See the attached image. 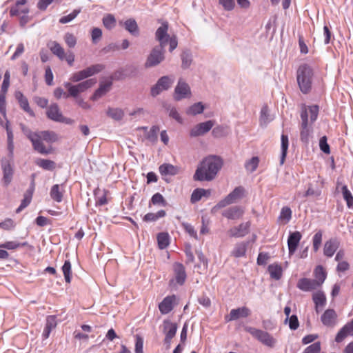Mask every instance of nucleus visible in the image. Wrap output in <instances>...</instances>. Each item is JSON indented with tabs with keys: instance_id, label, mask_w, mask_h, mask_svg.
I'll return each mask as SVG.
<instances>
[{
	"instance_id": "f257e3e1",
	"label": "nucleus",
	"mask_w": 353,
	"mask_h": 353,
	"mask_svg": "<svg viewBox=\"0 0 353 353\" xmlns=\"http://www.w3.org/2000/svg\"><path fill=\"white\" fill-rule=\"evenodd\" d=\"M223 159L216 155H210L204 158L199 164L193 176L194 181H210L213 180L221 169Z\"/></svg>"
},
{
	"instance_id": "f03ea898",
	"label": "nucleus",
	"mask_w": 353,
	"mask_h": 353,
	"mask_svg": "<svg viewBox=\"0 0 353 353\" xmlns=\"http://www.w3.org/2000/svg\"><path fill=\"white\" fill-rule=\"evenodd\" d=\"M319 106L311 105L307 107L302 105L301 112L300 139L305 144L309 143L313 133L312 124L317 119Z\"/></svg>"
},
{
	"instance_id": "7ed1b4c3",
	"label": "nucleus",
	"mask_w": 353,
	"mask_h": 353,
	"mask_svg": "<svg viewBox=\"0 0 353 353\" xmlns=\"http://www.w3.org/2000/svg\"><path fill=\"white\" fill-rule=\"evenodd\" d=\"M313 75V70L308 64L303 63L299 67L296 80L299 89L303 94H307L311 90Z\"/></svg>"
},
{
	"instance_id": "20e7f679",
	"label": "nucleus",
	"mask_w": 353,
	"mask_h": 353,
	"mask_svg": "<svg viewBox=\"0 0 353 353\" xmlns=\"http://www.w3.org/2000/svg\"><path fill=\"white\" fill-rule=\"evenodd\" d=\"M21 128L23 134L31 141L34 150L42 154H48L52 152V148L46 147L43 144L44 141L37 132H33L23 124H21Z\"/></svg>"
},
{
	"instance_id": "39448f33",
	"label": "nucleus",
	"mask_w": 353,
	"mask_h": 353,
	"mask_svg": "<svg viewBox=\"0 0 353 353\" xmlns=\"http://www.w3.org/2000/svg\"><path fill=\"white\" fill-rule=\"evenodd\" d=\"M245 196V189L242 186H238L234 189L223 199L221 200L216 205H214L212 211H216L227 205L236 203L237 201L243 199Z\"/></svg>"
},
{
	"instance_id": "423d86ee",
	"label": "nucleus",
	"mask_w": 353,
	"mask_h": 353,
	"mask_svg": "<svg viewBox=\"0 0 353 353\" xmlns=\"http://www.w3.org/2000/svg\"><path fill=\"white\" fill-rule=\"evenodd\" d=\"M245 330L266 346L272 347L276 343V339L265 331L252 327H246Z\"/></svg>"
},
{
	"instance_id": "0eeeda50",
	"label": "nucleus",
	"mask_w": 353,
	"mask_h": 353,
	"mask_svg": "<svg viewBox=\"0 0 353 353\" xmlns=\"http://www.w3.org/2000/svg\"><path fill=\"white\" fill-rule=\"evenodd\" d=\"M164 59V48L157 46L154 48L148 55L144 66L146 68L159 65Z\"/></svg>"
},
{
	"instance_id": "6e6552de",
	"label": "nucleus",
	"mask_w": 353,
	"mask_h": 353,
	"mask_svg": "<svg viewBox=\"0 0 353 353\" xmlns=\"http://www.w3.org/2000/svg\"><path fill=\"white\" fill-rule=\"evenodd\" d=\"M174 82V78L173 77L163 76L161 77L157 82V83L151 88V95L156 97L159 95L161 92L168 90L173 83Z\"/></svg>"
},
{
	"instance_id": "1a4fd4ad",
	"label": "nucleus",
	"mask_w": 353,
	"mask_h": 353,
	"mask_svg": "<svg viewBox=\"0 0 353 353\" xmlns=\"http://www.w3.org/2000/svg\"><path fill=\"white\" fill-rule=\"evenodd\" d=\"M192 95L189 85L183 79H179L174 89V99L180 101L185 98H190Z\"/></svg>"
},
{
	"instance_id": "9d476101",
	"label": "nucleus",
	"mask_w": 353,
	"mask_h": 353,
	"mask_svg": "<svg viewBox=\"0 0 353 353\" xmlns=\"http://www.w3.org/2000/svg\"><path fill=\"white\" fill-rule=\"evenodd\" d=\"M214 121L209 120L196 125L190 130V137H196L204 135L212 128V127L214 125Z\"/></svg>"
},
{
	"instance_id": "9b49d317",
	"label": "nucleus",
	"mask_w": 353,
	"mask_h": 353,
	"mask_svg": "<svg viewBox=\"0 0 353 353\" xmlns=\"http://www.w3.org/2000/svg\"><path fill=\"white\" fill-rule=\"evenodd\" d=\"M176 330L177 325L175 323H172L169 320L163 321V332L165 335L164 342L167 344L168 348L170 347L171 340L175 336Z\"/></svg>"
},
{
	"instance_id": "f8f14e48",
	"label": "nucleus",
	"mask_w": 353,
	"mask_h": 353,
	"mask_svg": "<svg viewBox=\"0 0 353 353\" xmlns=\"http://www.w3.org/2000/svg\"><path fill=\"white\" fill-rule=\"evenodd\" d=\"M168 23L163 22L155 32V38L159 42L160 47L165 48L168 43V39L170 37L168 34Z\"/></svg>"
},
{
	"instance_id": "ddd939ff",
	"label": "nucleus",
	"mask_w": 353,
	"mask_h": 353,
	"mask_svg": "<svg viewBox=\"0 0 353 353\" xmlns=\"http://www.w3.org/2000/svg\"><path fill=\"white\" fill-rule=\"evenodd\" d=\"M1 166L3 173L2 180L5 185H8L12 180L14 174L13 168L10 161L6 158L1 159Z\"/></svg>"
},
{
	"instance_id": "4468645a",
	"label": "nucleus",
	"mask_w": 353,
	"mask_h": 353,
	"mask_svg": "<svg viewBox=\"0 0 353 353\" xmlns=\"http://www.w3.org/2000/svg\"><path fill=\"white\" fill-rule=\"evenodd\" d=\"M250 222L242 223L236 227H233L228 231V234L230 237H243L248 234L250 231Z\"/></svg>"
},
{
	"instance_id": "2eb2a0df",
	"label": "nucleus",
	"mask_w": 353,
	"mask_h": 353,
	"mask_svg": "<svg viewBox=\"0 0 353 353\" xmlns=\"http://www.w3.org/2000/svg\"><path fill=\"white\" fill-rule=\"evenodd\" d=\"M97 83L96 79H90L74 85L71 88V97H77L79 93L83 92Z\"/></svg>"
},
{
	"instance_id": "dca6fc26",
	"label": "nucleus",
	"mask_w": 353,
	"mask_h": 353,
	"mask_svg": "<svg viewBox=\"0 0 353 353\" xmlns=\"http://www.w3.org/2000/svg\"><path fill=\"white\" fill-rule=\"evenodd\" d=\"M341 242L337 238L327 240L323 247V254L327 257H332L340 247Z\"/></svg>"
},
{
	"instance_id": "f3484780",
	"label": "nucleus",
	"mask_w": 353,
	"mask_h": 353,
	"mask_svg": "<svg viewBox=\"0 0 353 353\" xmlns=\"http://www.w3.org/2000/svg\"><path fill=\"white\" fill-rule=\"evenodd\" d=\"M348 336H353V319L347 322L339 330L336 335L335 341L341 343Z\"/></svg>"
},
{
	"instance_id": "a211bd4d",
	"label": "nucleus",
	"mask_w": 353,
	"mask_h": 353,
	"mask_svg": "<svg viewBox=\"0 0 353 353\" xmlns=\"http://www.w3.org/2000/svg\"><path fill=\"white\" fill-rule=\"evenodd\" d=\"M321 320L324 325L333 327L336 324L337 314L333 309H327L322 314Z\"/></svg>"
},
{
	"instance_id": "6ab92c4d",
	"label": "nucleus",
	"mask_w": 353,
	"mask_h": 353,
	"mask_svg": "<svg viewBox=\"0 0 353 353\" xmlns=\"http://www.w3.org/2000/svg\"><path fill=\"white\" fill-rule=\"evenodd\" d=\"M301 238L302 235L300 232L296 231L290 234L288 239V246L290 255H292L295 252Z\"/></svg>"
},
{
	"instance_id": "aec40b11",
	"label": "nucleus",
	"mask_w": 353,
	"mask_h": 353,
	"mask_svg": "<svg viewBox=\"0 0 353 353\" xmlns=\"http://www.w3.org/2000/svg\"><path fill=\"white\" fill-rule=\"evenodd\" d=\"M296 287L303 292H310L317 289L319 286L314 279L302 278L298 281Z\"/></svg>"
},
{
	"instance_id": "412c9836",
	"label": "nucleus",
	"mask_w": 353,
	"mask_h": 353,
	"mask_svg": "<svg viewBox=\"0 0 353 353\" xmlns=\"http://www.w3.org/2000/svg\"><path fill=\"white\" fill-rule=\"evenodd\" d=\"M244 214V210L240 206H232L225 210L222 212V215L232 220H236L241 218Z\"/></svg>"
},
{
	"instance_id": "4be33fe9",
	"label": "nucleus",
	"mask_w": 353,
	"mask_h": 353,
	"mask_svg": "<svg viewBox=\"0 0 353 353\" xmlns=\"http://www.w3.org/2000/svg\"><path fill=\"white\" fill-rule=\"evenodd\" d=\"M47 116L51 120L59 122H64L65 119L62 115L59 108L57 104L53 103L51 104L48 110H47Z\"/></svg>"
},
{
	"instance_id": "5701e85b",
	"label": "nucleus",
	"mask_w": 353,
	"mask_h": 353,
	"mask_svg": "<svg viewBox=\"0 0 353 353\" xmlns=\"http://www.w3.org/2000/svg\"><path fill=\"white\" fill-rule=\"evenodd\" d=\"M28 0L17 1L14 6H13L10 10V16H21V14H28L29 13V8L24 7Z\"/></svg>"
},
{
	"instance_id": "b1692460",
	"label": "nucleus",
	"mask_w": 353,
	"mask_h": 353,
	"mask_svg": "<svg viewBox=\"0 0 353 353\" xmlns=\"http://www.w3.org/2000/svg\"><path fill=\"white\" fill-rule=\"evenodd\" d=\"M176 296L174 295L168 296L159 303V309L161 314H166L169 313L174 307V303Z\"/></svg>"
},
{
	"instance_id": "393cba45",
	"label": "nucleus",
	"mask_w": 353,
	"mask_h": 353,
	"mask_svg": "<svg viewBox=\"0 0 353 353\" xmlns=\"http://www.w3.org/2000/svg\"><path fill=\"white\" fill-rule=\"evenodd\" d=\"M250 310L247 307H241L236 309H232L228 317V321H234L241 317H248L250 315Z\"/></svg>"
},
{
	"instance_id": "a878e982",
	"label": "nucleus",
	"mask_w": 353,
	"mask_h": 353,
	"mask_svg": "<svg viewBox=\"0 0 353 353\" xmlns=\"http://www.w3.org/2000/svg\"><path fill=\"white\" fill-rule=\"evenodd\" d=\"M111 86V81L101 83L99 85V88L97 90H95L94 93L93 94L90 99L92 101L98 100L103 96L105 95L110 91Z\"/></svg>"
},
{
	"instance_id": "bb28decb",
	"label": "nucleus",
	"mask_w": 353,
	"mask_h": 353,
	"mask_svg": "<svg viewBox=\"0 0 353 353\" xmlns=\"http://www.w3.org/2000/svg\"><path fill=\"white\" fill-rule=\"evenodd\" d=\"M57 316L54 315L48 316L46 318V323L42 336L44 339L49 337L51 331L57 327Z\"/></svg>"
},
{
	"instance_id": "cd10ccee",
	"label": "nucleus",
	"mask_w": 353,
	"mask_h": 353,
	"mask_svg": "<svg viewBox=\"0 0 353 353\" xmlns=\"http://www.w3.org/2000/svg\"><path fill=\"white\" fill-rule=\"evenodd\" d=\"M175 279L178 284L183 285L186 279L185 268L181 263H176L174 265Z\"/></svg>"
},
{
	"instance_id": "c85d7f7f",
	"label": "nucleus",
	"mask_w": 353,
	"mask_h": 353,
	"mask_svg": "<svg viewBox=\"0 0 353 353\" xmlns=\"http://www.w3.org/2000/svg\"><path fill=\"white\" fill-rule=\"evenodd\" d=\"M313 301L315 304V310L319 313L326 303V297L323 292L319 291L313 294Z\"/></svg>"
},
{
	"instance_id": "c756f323",
	"label": "nucleus",
	"mask_w": 353,
	"mask_h": 353,
	"mask_svg": "<svg viewBox=\"0 0 353 353\" xmlns=\"http://www.w3.org/2000/svg\"><path fill=\"white\" fill-rule=\"evenodd\" d=\"M64 189L63 185L55 184L52 186L50 195L52 200L61 203L63 200Z\"/></svg>"
},
{
	"instance_id": "7c9ffc66",
	"label": "nucleus",
	"mask_w": 353,
	"mask_h": 353,
	"mask_svg": "<svg viewBox=\"0 0 353 353\" xmlns=\"http://www.w3.org/2000/svg\"><path fill=\"white\" fill-rule=\"evenodd\" d=\"M159 172L163 176L176 175L179 172V168L170 163H163L159 168Z\"/></svg>"
},
{
	"instance_id": "2f4dec72",
	"label": "nucleus",
	"mask_w": 353,
	"mask_h": 353,
	"mask_svg": "<svg viewBox=\"0 0 353 353\" xmlns=\"http://www.w3.org/2000/svg\"><path fill=\"white\" fill-rule=\"evenodd\" d=\"M270 277L274 280H279L283 275V269L281 266L277 263L270 264L268 268Z\"/></svg>"
},
{
	"instance_id": "473e14b6",
	"label": "nucleus",
	"mask_w": 353,
	"mask_h": 353,
	"mask_svg": "<svg viewBox=\"0 0 353 353\" xmlns=\"http://www.w3.org/2000/svg\"><path fill=\"white\" fill-rule=\"evenodd\" d=\"M106 114L115 121H121L123 118L125 113L121 108L109 107L106 110Z\"/></svg>"
},
{
	"instance_id": "72a5a7b5",
	"label": "nucleus",
	"mask_w": 353,
	"mask_h": 353,
	"mask_svg": "<svg viewBox=\"0 0 353 353\" xmlns=\"http://www.w3.org/2000/svg\"><path fill=\"white\" fill-rule=\"evenodd\" d=\"M37 133L46 143L49 144L54 143L59 139L57 134L53 131L44 130L37 132Z\"/></svg>"
},
{
	"instance_id": "f704fd0d",
	"label": "nucleus",
	"mask_w": 353,
	"mask_h": 353,
	"mask_svg": "<svg viewBox=\"0 0 353 353\" xmlns=\"http://www.w3.org/2000/svg\"><path fill=\"white\" fill-rule=\"evenodd\" d=\"M272 119L270 114L268 107L267 105L263 106L260 112V125L261 126H266Z\"/></svg>"
},
{
	"instance_id": "c9c22d12",
	"label": "nucleus",
	"mask_w": 353,
	"mask_h": 353,
	"mask_svg": "<svg viewBox=\"0 0 353 353\" xmlns=\"http://www.w3.org/2000/svg\"><path fill=\"white\" fill-rule=\"evenodd\" d=\"M103 68V66L100 64L93 65L90 67H88L87 68L81 70L83 77L84 79L88 78L95 74L99 73L101 72Z\"/></svg>"
},
{
	"instance_id": "e433bc0d",
	"label": "nucleus",
	"mask_w": 353,
	"mask_h": 353,
	"mask_svg": "<svg viewBox=\"0 0 353 353\" xmlns=\"http://www.w3.org/2000/svg\"><path fill=\"white\" fill-rule=\"evenodd\" d=\"M281 157H280V165H283L285 162L287 152L288 149V145H289V141H288V137L285 134H282L281 137Z\"/></svg>"
},
{
	"instance_id": "4c0bfd02",
	"label": "nucleus",
	"mask_w": 353,
	"mask_h": 353,
	"mask_svg": "<svg viewBox=\"0 0 353 353\" xmlns=\"http://www.w3.org/2000/svg\"><path fill=\"white\" fill-rule=\"evenodd\" d=\"M48 46L51 52L59 57V59L63 60L65 58L64 49L61 46L59 43L56 41H52L48 44Z\"/></svg>"
},
{
	"instance_id": "58836bf2",
	"label": "nucleus",
	"mask_w": 353,
	"mask_h": 353,
	"mask_svg": "<svg viewBox=\"0 0 353 353\" xmlns=\"http://www.w3.org/2000/svg\"><path fill=\"white\" fill-rule=\"evenodd\" d=\"M315 279L314 281L317 282L319 286L320 287L323 283L325 281L326 279V272L324 270L323 266L318 265L314 272Z\"/></svg>"
},
{
	"instance_id": "ea45409f",
	"label": "nucleus",
	"mask_w": 353,
	"mask_h": 353,
	"mask_svg": "<svg viewBox=\"0 0 353 353\" xmlns=\"http://www.w3.org/2000/svg\"><path fill=\"white\" fill-rule=\"evenodd\" d=\"M125 28L132 35L139 34V28L136 21L133 19H129L124 23Z\"/></svg>"
},
{
	"instance_id": "a19ab883",
	"label": "nucleus",
	"mask_w": 353,
	"mask_h": 353,
	"mask_svg": "<svg viewBox=\"0 0 353 353\" xmlns=\"http://www.w3.org/2000/svg\"><path fill=\"white\" fill-rule=\"evenodd\" d=\"M204 110V105L201 102L195 103L186 110L188 115H196L201 114Z\"/></svg>"
},
{
	"instance_id": "79ce46f5",
	"label": "nucleus",
	"mask_w": 353,
	"mask_h": 353,
	"mask_svg": "<svg viewBox=\"0 0 353 353\" xmlns=\"http://www.w3.org/2000/svg\"><path fill=\"white\" fill-rule=\"evenodd\" d=\"M166 214V212L163 210H161L158 211L157 213H148L143 217V221L145 222H152L156 221L159 219L164 217Z\"/></svg>"
},
{
	"instance_id": "37998d69",
	"label": "nucleus",
	"mask_w": 353,
	"mask_h": 353,
	"mask_svg": "<svg viewBox=\"0 0 353 353\" xmlns=\"http://www.w3.org/2000/svg\"><path fill=\"white\" fill-rule=\"evenodd\" d=\"M103 24L108 30H112L116 26V19L112 14H105L102 19Z\"/></svg>"
},
{
	"instance_id": "c03bdc74",
	"label": "nucleus",
	"mask_w": 353,
	"mask_h": 353,
	"mask_svg": "<svg viewBox=\"0 0 353 353\" xmlns=\"http://www.w3.org/2000/svg\"><path fill=\"white\" fill-rule=\"evenodd\" d=\"M36 164L46 170H53L55 168V163L49 159H38Z\"/></svg>"
},
{
	"instance_id": "a18cd8bd",
	"label": "nucleus",
	"mask_w": 353,
	"mask_h": 353,
	"mask_svg": "<svg viewBox=\"0 0 353 353\" xmlns=\"http://www.w3.org/2000/svg\"><path fill=\"white\" fill-rule=\"evenodd\" d=\"M62 272L64 275L65 281L66 283H70L71 282V273H72V265L69 260H66L62 266Z\"/></svg>"
},
{
	"instance_id": "49530a36",
	"label": "nucleus",
	"mask_w": 353,
	"mask_h": 353,
	"mask_svg": "<svg viewBox=\"0 0 353 353\" xmlns=\"http://www.w3.org/2000/svg\"><path fill=\"white\" fill-rule=\"evenodd\" d=\"M158 245L160 249H165L169 245V235L168 233L161 232L157 236Z\"/></svg>"
},
{
	"instance_id": "de8ad7c7",
	"label": "nucleus",
	"mask_w": 353,
	"mask_h": 353,
	"mask_svg": "<svg viewBox=\"0 0 353 353\" xmlns=\"http://www.w3.org/2000/svg\"><path fill=\"white\" fill-rule=\"evenodd\" d=\"M28 245L27 242L19 243L17 241H7L0 245V248L8 250H15L20 247H24Z\"/></svg>"
},
{
	"instance_id": "09e8293b",
	"label": "nucleus",
	"mask_w": 353,
	"mask_h": 353,
	"mask_svg": "<svg viewBox=\"0 0 353 353\" xmlns=\"http://www.w3.org/2000/svg\"><path fill=\"white\" fill-rule=\"evenodd\" d=\"M259 163V158L257 157H254L245 163V168L247 171L253 172L257 168Z\"/></svg>"
},
{
	"instance_id": "8fccbe9b",
	"label": "nucleus",
	"mask_w": 353,
	"mask_h": 353,
	"mask_svg": "<svg viewBox=\"0 0 353 353\" xmlns=\"http://www.w3.org/2000/svg\"><path fill=\"white\" fill-rule=\"evenodd\" d=\"M208 191L202 188L195 189L191 195V202L196 203L201 199V198L205 195Z\"/></svg>"
},
{
	"instance_id": "3c124183",
	"label": "nucleus",
	"mask_w": 353,
	"mask_h": 353,
	"mask_svg": "<svg viewBox=\"0 0 353 353\" xmlns=\"http://www.w3.org/2000/svg\"><path fill=\"white\" fill-rule=\"evenodd\" d=\"M246 252V245L244 243H239L236 245L235 248L232 251V254L235 257H241L245 255Z\"/></svg>"
},
{
	"instance_id": "603ef678",
	"label": "nucleus",
	"mask_w": 353,
	"mask_h": 353,
	"mask_svg": "<svg viewBox=\"0 0 353 353\" xmlns=\"http://www.w3.org/2000/svg\"><path fill=\"white\" fill-rule=\"evenodd\" d=\"M342 193L343 199L347 202V206L349 208L352 207L353 205V196L346 185L342 187Z\"/></svg>"
},
{
	"instance_id": "864d4df0",
	"label": "nucleus",
	"mask_w": 353,
	"mask_h": 353,
	"mask_svg": "<svg viewBox=\"0 0 353 353\" xmlns=\"http://www.w3.org/2000/svg\"><path fill=\"white\" fill-rule=\"evenodd\" d=\"M151 203L153 205H158L161 206H165L167 205L166 201L163 198V195L160 193H156L152 196Z\"/></svg>"
},
{
	"instance_id": "5fc2aeb1",
	"label": "nucleus",
	"mask_w": 353,
	"mask_h": 353,
	"mask_svg": "<svg viewBox=\"0 0 353 353\" xmlns=\"http://www.w3.org/2000/svg\"><path fill=\"white\" fill-rule=\"evenodd\" d=\"M159 132V128L157 125L152 126L148 133L146 135L147 139L152 142H154L157 140L158 132Z\"/></svg>"
},
{
	"instance_id": "6e6d98bb",
	"label": "nucleus",
	"mask_w": 353,
	"mask_h": 353,
	"mask_svg": "<svg viewBox=\"0 0 353 353\" xmlns=\"http://www.w3.org/2000/svg\"><path fill=\"white\" fill-rule=\"evenodd\" d=\"M292 217V210L289 207H283L281 209L279 219L281 220H284L285 223H288Z\"/></svg>"
},
{
	"instance_id": "4d7b16f0",
	"label": "nucleus",
	"mask_w": 353,
	"mask_h": 353,
	"mask_svg": "<svg viewBox=\"0 0 353 353\" xmlns=\"http://www.w3.org/2000/svg\"><path fill=\"white\" fill-rule=\"evenodd\" d=\"M322 232L318 231L313 236V249L314 252H317L321 246L322 241Z\"/></svg>"
},
{
	"instance_id": "13d9d810",
	"label": "nucleus",
	"mask_w": 353,
	"mask_h": 353,
	"mask_svg": "<svg viewBox=\"0 0 353 353\" xmlns=\"http://www.w3.org/2000/svg\"><path fill=\"white\" fill-rule=\"evenodd\" d=\"M32 192H30L29 194H26L24 195L23 199L21 201L19 207L16 210L17 213L20 212L22 210H23L30 203V201L32 200Z\"/></svg>"
},
{
	"instance_id": "bf43d9fd",
	"label": "nucleus",
	"mask_w": 353,
	"mask_h": 353,
	"mask_svg": "<svg viewBox=\"0 0 353 353\" xmlns=\"http://www.w3.org/2000/svg\"><path fill=\"white\" fill-rule=\"evenodd\" d=\"M80 12H81L80 10H74L69 14L62 17L59 19V22L63 24L67 23L70 21H72L79 14Z\"/></svg>"
},
{
	"instance_id": "052dcab7",
	"label": "nucleus",
	"mask_w": 353,
	"mask_h": 353,
	"mask_svg": "<svg viewBox=\"0 0 353 353\" xmlns=\"http://www.w3.org/2000/svg\"><path fill=\"white\" fill-rule=\"evenodd\" d=\"M227 128L219 125L213 128L212 134L214 137L219 138L227 134Z\"/></svg>"
},
{
	"instance_id": "680f3d73",
	"label": "nucleus",
	"mask_w": 353,
	"mask_h": 353,
	"mask_svg": "<svg viewBox=\"0 0 353 353\" xmlns=\"http://www.w3.org/2000/svg\"><path fill=\"white\" fill-rule=\"evenodd\" d=\"M91 37L93 43H98L102 37V30L99 28H94L91 32Z\"/></svg>"
},
{
	"instance_id": "e2e57ef3",
	"label": "nucleus",
	"mask_w": 353,
	"mask_h": 353,
	"mask_svg": "<svg viewBox=\"0 0 353 353\" xmlns=\"http://www.w3.org/2000/svg\"><path fill=\"white\" fill-rule=\"evenodd\" d=\"M181 59L182 68L185 69L189 68L192 63V58L190 54L188 52H184L181 55Z\"/></svg>"
},
{
	"instance_id": "0e129e2a",
	"label": "nucleus",
	"mask_w": 353,
	"mask_h": 353,
	"mask_svg": "<svg viewBox=\"0 0 353 353\" xmlns=\"http://www.w3.org/2000/svg\"><path fill=\"white\" fill-rule=\"evenodd\" d=\"M21 108L28 112L30 116H34V112L30 109L29 106V103L26 97H24L23 99H21L19 101Z\"/></svg>"
},
{
	"instance_id": "69168bd1",
	"label": "nucleus",
	"mask_w": 353,
	"mask_h": 353,
	"mask_svg": "<svg viewBox=\"0 0 353 353\" xmlns=\"http://www.w3.org/2000/svg\"><path fill=\"white\" fill-rule=\"evenodd\" d=\"M15 227L14 222L11 219H6L0 223V228L5 230H10Z\"/></svg>"
},
{
	"instance_id": "338daca9",
	"label": "nucleus",
	"mask_w": 353,
	"mask_h": 353,
	"mask_svg": "<svg viewBox=\"0 0 353 353\" xmlns=\"http://www.w3.org/2000/svg\"><path fill=\"white\" fill-rule=\"evenodd\" d=\"M320 149L327 154L330 153V146L327 143V137L325 136L322 137L319 141Z\"/></svg>"
},
{
	"instance_id": "774afa93",
	"label": "nucleus",
	"mask_w": 353,
	"mask_h": 353,
	"mask_svg": "<svg viewBox=\"0 0 353 353\" xmlns=\"http://www.w3.org/2000/svg\"><path fill=\"white\" fill-rule=\"evenodd\" d=\"M64 41L70 48H74L77 43L76 37L71 33H66L65 34Z\"/></svg>"
}]
</instances>
